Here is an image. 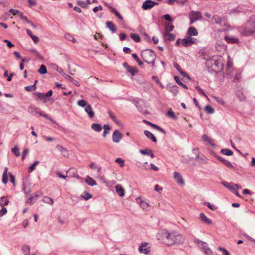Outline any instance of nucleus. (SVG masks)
Returning <instances> with one entry per match:
<instances>
[{
  "mask_svg": "<svg viewBox=\"0 0 255 255\" xmlns=\"http://www.w3.org/2000/svg\"><path fill=\"white\" fill-rule=\"evenodd\" d=\"M183 237L180 234L172 232L170 233L165 232L162 235L163 244L167 246H173L176 244H180L184 242Z\"/></svg>",
  "mask_w": 255,
  "mask_h": 255,
  "instance_id": "nucleus-1",
  "label": "nucleus"
},
{
  "mask_svg": "<svg viewBox=\"0 0 255 255\" xmlns=\"http://www.w3.org/2000/svg\"><path fill=\"white\" fill-rule=\"evenodd\" d=\"M239 31L241 34L245 36L252 35L255 33V15L250 17L244 25L240 27Z\"/></svg>",
  "mask_w": 255,
  "mask_h": 255,
  "instance_id": "nucleus-2",
  "label": "nucleus"
},
{
  "mask_svg": "<svg viewBox=\"0 0 255 255\" xmlns=\"http://www.w3.org/2000/svg\"><path fill=\"white\" fill-rule=\"evenodd\" d=\"M206 64L208 67H211V69L216 72H220L223 69V59L221 56L207 60Z\"/></svg>",
  "mask_w": 255,
  "mask_h": 255,
  "instance_id": "nucleus-3",
  "label": "nucleus"
},
{
  "mask_svg": "<svg viewBox=\"0 0 255 255\" xmlns=\"http://www.w3.org/2000/svg\"><path fill=\"white\" fill-rule=\"evenodd\" d=\"M141 56L145 62L151 64L152 67H154L155 54L152 50H146L142 51Z\"/></svg>",
  "mask_w": 255,
  "mask_h": 255,
  "instance_id": "nucleus-4",
  "label": "nucleus"
},
{
  "mask_svg": "<svg viewBox=\"0 0 255 255\" xmlns=\"http://www.w3.org/2000/svg\"><path fill=\"white\" fill-rule=\"evenodd\" d=\"M211 21L212 23L219 24L221 27H227L228 26L227 18L225 16L215 15L212 17Z\"/></svg>",
  "mask_w": 255,
  "mask_h": 255,
  "instance_id": "nucleus-5",
  "label": "nucleus"
},
{
  "mask_svg": "<svg viewBox=\"0 0 255 255\" xmlns=\"http://www.w3.org/2000/svg\"><path fill=\"white\" fill-rule=\"evenodd\" d=\"M195 40L196 39L190 36H187L183 39H178L176 41V45L178 46L182 45L184 47H188L195 43Z\"/></svg>",
  "mask_w": 255,
  "mask_h": 255,
  "instance_id": "nucleus-6",
  "label": "nucleus"
},
{
  "mask_svg": "<svg viewBox=\"0 0 255 255\" xmlns=\"http://www.w3.org/2000/svg\"><path fill=\"white\" fill-rule=\"evenodd\" d=\"M189 17L190 20V24H192L195 21L201 19L202 14L200 11H191L189 14Z\"/></svg>",
  "mask_w": 255,
  "mask_h": 255,
  "instance_id": "nucleus-7",
  "label": "nucleus"
},
{
  "mask_svg": "<svg viewBox=\"0 0 255 255\" xmlns=\"http://www.w3.org/2000/svg\"><path fill=\"white\" fill-rule=\"evenodd\" d=\"M89 167L91 169L93 170H97V177L99 178L100 179H102V169L101 167L97 165L95 162H91L90 165Z\"/></svg>",
  "mask_w": 255,
  "mask_h": 255,
  "instance_id": "nucleus-8",
  "label": "nucleus"
},
{
  "mask_svg": "<svg viewBox=\"0 0 255 255\" xmlns=\"http://www.w3.org/2000/svg\"><path fill=\"white\" fill-rule=\"evenodd\" d=\"M123 134L120 132L119 130H115L112 135V139L113 142L118 143L122 139Z\"/></svg>",
  "mask_w": 255,
  "mask_h": 255,
  "instance_id": "nucleus-9",
  "label": "nucleus"
},
{
  "mask_svg": "<svg viewBox=\"0 0 255 255\" xmlns=\"http://www.w3.org/2000/svg\"><path fill=\"white\" fill-rule=\"evenodd\" d=\"M123 66L126 69L128 72L131 73V74L133 76L135 75L138 72V70L136 67H131L129 66L127 63H124L123 64Z\"/></svg>",
  "mask_w": 255,
  "mask_h": 255,
  "instance_id": "nucleus-10",
  "label": "nucleus"
},
{
  "mask_svg": "<svg viewBox=\"0 0 255 255\" xmlns=\"http://www.w3.org/2000/svg\"><path fill=\"white\" fill-rule=\"evenodd\" d=\"M158 3L156 2H154L151 0H146L145 2H143L142 5V7L144 10H147L148 9H150L153 7L154 5L157 4Z\"/></svg>",
  "mask_w": 255,
  "mask_h": 255,
  "instance_id": "nucleus-11",
  "label": "nucleus"
},
{
  "mask_svg": "<svg viewBox=\"0 0 255 255\" xmlns=\"http://www.w3.org/2000/svg\"><path fill=\"white\" fill-rule=\"evenodd\" d=\"M173 177L178 184L183 185L184 183V180L182 175L177 172H174L173 173Z\"/></svg>",
  "mask_w": 255,
  "mask_h": 255,
  "instance_id": "nucleus-12",
  "label": "nucleus"
},
{
  "mask_svg": "<svg viewBox=\"0 0 255 255\" xmlns=\"http://www.w3.org/2000/svg\"><path fill=\"white\" fill-rule=\"evenodd\" d=\"M227 69L226 71V74L229 76V78L232 79L233 77V74H234V70L233 68L230 64V63L229 62L227 64Z\"/></svg>",
  "mask_w": 255,
  "mask_h": 255,
  "instance_id": "nucleus-13",
  "label": "nucleus"
},
{
  "mask_svg": "<svg viewBox=\"0 0 255 255\" xmlns=\"http://www.w3.org/2000/svg\"><path fill=\"white\" fill-rule=\"evenodd\" d=\"M29 111L34 115H37V114H38L40 116H43L46 118H48V116L47 115L39 113L40 110L38 108L30 107L29 108Z\"/></svg>",
  "mask_w": 255,
  "mask_h": 255,
  "instance_id": "nucleus-14",
  "label": "nucleus"
},
{
  "mask_svg": "<svg viewBox=\"0 0 255 255\" xmlns=\"http://www.w3.org/2000/svg\"><path fill=\"white\" fill-rule=\"evenodd\" d=\"M85 112L88 114V117L90 119L94 118L95 112H94L92 106L90 105H88L85 108Z\"/></svg>",
  "mask_w": 255,
  "mask_h": 255,
  "instance_id": "nucleus-15",
  "label": "nucleus"
},
{
  "mask_svg": "<svg viewBox=\"0 0 255 255\" xmlns=\"http://www.w3.org/2000/svg\"><path fill=\"white\" fill-rule=\"evenodd\" d=\"M147 243H142L139 248V251L140 253H144L145 254H148L150 252V249L149 247H147Z\"/></svg>",
  "mask_w": 255,
  "mask_h": 255,
  "instance_id": "nucleus-16",
  "label": "nucleus"
},
{
  "mask_svg": "<svg viewBox=\"0 0 255 255\" xmlns=\"http://www.w3.org/2000/svg\"><path fill=\"white\" fill-rule=\"evenodd\" d=\"M200 218L202 222L206 224L211 225L212 223V221L203 213H200Z\"/></svg>",
  "mask_w": 255,
  "mask_h": 255,
  "instance_id": "nucleus-17",
  "label": "nucleus"
},
{
  "mask_svg": "<svg viewBox=\"0 0 255 255\" xmlns=\"http://www.w3.org/2000/svg\"><path fill=\"white\" fill-rule=\"evenodd\" d=\"M116 189L117 193L121 197H123L125 195V191L124 188L120 184H118L116 186Z\"/></svg>",
  "mask_w": 255,
  "mask_h": 255,
  "instance_id": "nucleus-18",
  "label": "nucleus"
},
{
  "mask_svg": "<svg viewBox=\"0 0 255 255\" xmlns=\"http://www.w3.org/2000/svg\"><path fill=\"white\" fill-rule=\"evenodd\" d=\"M225 39L228 43H238L239 42L238 38L230 36H226Z\"/></svg>",
  "mask_w": 255,
  "mask_h": 255,
  "instance_id": "nucleus-19",
  "label": "nucleus"
},
{
  "mask_svg": "<svg viewBox=\"0 0 255 255\" xmlns=\"http://www.w3.org/2000/svg\"><path fill=\"white\" fill-rule=\"evenodd\" d=\"M187 33L188 36L190 37L192 36H197L198 34L197 29L194 27H190L188 30Z\"/></svg>",
  "mask_w": 255,
  "mask_h": 255,
  "instance_id": "nucleus-20",
  "label": "nucleus"
},
{
  "mask_svg": "<svg viewBox=\"0 0 255 255\" xmlns=\"http://www.w3.org/2000/svg\"><path fill=\"white\" fill-rule=\"evenodd\" d=\"M175 36L174 34L165 32L164 34V38L165 40H168L169 41H174L175 40Z\"/></svg>",
  "mask_w": 255,
  "mask_h": 255,
  "instance_id": "nucleus-21",
  "label": "nucleus"
},
{
  "mask_svg": "<svg viewBox=\"0 0 255 255\" xmlns=\"http://www.w3.org/2000/svg\"><path fill=\"white\" fill-rule=\"evenodd\" d=\"M223 184L225 186L227 187V188H229L230 189H231L232 190H236L240 188L238 184H232L231 185V184H229L228 183L226 182H224Z\"/></svg>",
  "mask_w": 255,
  "mask_h": 255,
  "instance_id": "nucleus-22",
  "label": "nucleus"
},
{
  "mask_svg": "<svg viewBox=\"0 0 255 255\" xmlns=\"http://www.w3.org/2000/svg\"><path fill=\"white\" fill-rule=\"evenodd\" d=\"M144 133L148 138L150 139L152 141H153L154 142H156V138L151 132L148 130H145L144 131Z\"/></svg>",
  "mask_w": 255,
  "mask_h": 255,
  "instance_id": "nucleus-23",
  "label": "nucleus"
},
{
  "mask_svg": "<svg viewBox=\"0 0 255 255\" xmlns=\"http://www.w3.org/2000/svg\"><path fill=\"white\" fill-rule=\"evenodd\" d=\"M9 201L8 200L7 196H2L0 199V206L3 207L4 206H6L8 204Z\"/></svg>",
  "mask_w": 255,
  "mask_h": 255,
  "instance_id": "nucleus-24",
  "label": "nucleus"
},
{
  "mask_svg": "<svg viewBox=\"0 0 255 255\" xmlns=\"http://www.w3.org/2000/svg\"><path fill=\"white\" fill-rule=\"evenodd\" d=\"M42 194V192L41 191H38L37 192H36V193H35L34 194V196H31L30 197L29 199H28V201H30V202H34L35 201H36L37 198L40 197Z\"/></svg>",
  "mask_w": 255,
  "mask_h": 255,
  "instance_id": "nucleus-25",
  "label": "nucleus"
},
{
  "mask_svg": "<svg viewBox=\"0 0 255 255\" xmlns=\"http://www.w3.org/2000/svg\"><path fill=\"white\" fill-rule=\"evenodd\" d=\"M107 26L113 32H115L117 28L114 24L111 21H107L106 22Z\"/></svg>",
  "mask_w": 255,
  "mask_h": 255,
  "instance_id": "nucleus-26",
  "label": "nucleus"
},
{
  "mask_svg": "<svg viewBox=\"0 0 255 255\" xmlns=\"http://www.w3.org/2000/svg\"><path fill=\"white\" fill-rule=\"evenodd\" d=\"M174 67L180 73V74L184 77L188 76L186 72L182 71L180 66L176 63H174Z\"/></svg>",
  "mask_w": 255,
  "mask_h": 255,
  "instance_id": "nucleus-27",
  "label": "nucleus"
},
{
  "mask_svg": "<svg viewBox=\"0 0 255 255\" xmlns=\"http://www.w3.org/2000/svg\"><path fill=\"white\" fill-rule=\"evenodd\" d=\"M202 139L205 141H206V142H208L209 144H210L211 145H214V144L213 143V141L214 140L211 139L210 137H209L206 134H204L203 136H202Z\"/></svg>",
  "mask_w": 255,
  "mask_h": 255,
  "instance_id": "nucleus-28",
  "label": "nucleus"
},
{
  "mask_svg": "<svg viewBox=\"0 0 255 255\" xmlns=\"http://www.w3.org/2000/svg\"><path fill=\"white\" fill-rule=\"evenodd\" d=\"M92 128L96 131H100L102 129V126L98 124H93L91 125Z\"/></svg>",
  "mask_w": 255,
  "mask_h": 255,
  "instance_id": "nucleus-29",
  "label": "nucleus"
},
{
  "mask_svg": "<svg viewBox=\"0 0 255 255\" xmlns=\"http://www.w3.org/2000/svg\"><path fill=\"white\" fill-rule=\"evenodd\" d=\"M86 182L90 186L97 185L96 181L91 177L88 176L86 179Z\"/></svg>",
  "mask_w": 255,
  "mask_h": 255,
  "instance_id": "nucleus-30",
  "label": "nucleus"
},
{
  "mask_svg": "<svg viewBox=\"0 0 255 255\" xmlns=\"http://www.w3.org/2000/svg\"><path fill=\"white\" fill-rule=\"evenodd\" d=\"M35 94L38 98L43 100L44 103H46L47 101V100L45 97V95L43 93L37 92Z\"/></svg>",
  "mask_w": 255,
  "mask_h": 255,
  "instance_id": "nucleus-31",
  "label": "nucleus"
},
{
  "mask_svg": "<svg viewBox=\"0 0 255 255\" xmlns=\"http://www.w3.org/2000/svg\"><path fill=\"white\" fill-rule=\"evenodd\" d=\"M221 153L226 155H232L233 154V152L228 148L222 149L221 151Z\"/></svg>",
  "mask_w": 255,
  "mask_h": 255,
  "instance_id": "nucleus-32",
  "label": "nucleus"
},
{
  "mask_svg": "<svg viewBox=\"0 0 255 255\" xmlns=\"http://www.w3.org/2000/svg\"><path fill=\"white\" fill-rule=\"evenodd\" d=\"M43 202L50 205H53L54 203V201L52 199L46 196L44 197Z\"/></svg>",
  "mask_w": 255,
  "mask_h": 255,
  "instance_id": "nucleus-33",
  "label": "nucleus"
},
{
  "mask_svg": "<svg viewBox=\"0 0 255 255\" xmlns=\"http://www.w3.org/2000/svg\"><path fill=\"white\" fill-rule=\"evenodd\" d=\"M205 111L207 113L210 114H213L214 112V109L209 105H207L205 107Z\"/></svg>",
  "mask_w": 255,
  "mask_h": 255,
  "instance_id": "nucleus-34",
  "label": "nucleus"
},
{
  "mask_svg": "<svg viewBox=\"0 0 255 255\" xmlns=\"http://www.w3.org/2000/svg\"><path fill=\"white\" fill-rule=\"evenodd\" d=\"M22 250L23 252L25 254V255H28L29 254L30 252V247L28 246L24 245L22 247Z\"/></svg>",
  "mask_w": 255,
  "mask_h": 255,
  "instance_id": "nucleus-35",
  "label": "nucleus"
},
{
  "mask_svg": "<svg viewBox=\"0 0 255 255\" xmlns=\"http://www.w3.org/2000/svg\"><path fill=\"white\" fill-rule=\"evenodd\" d=\"M130 37L134 41L136 42L140 41V38L138 34L135 33H131Z\"/></svg>",
  "mask_w": 255,
  "mask_h": 255,
  "instance_id": "nucleus-36",
  "label": "nucleus"
},
{
  "mask_svg": "<svg viewBox=\"0 0 255 255\" xmlns=\"http://www.w3.org/2000/svg\"><path fill=\"white\" fill-rule=\"evenodd\" d=\"M39 163V162L38 161H35L34 163L28 168V172L30 173L32 172L35 169L36 166L38 165Z\"/></svg>",
  "mask_w": 255,
  "mask_h": 255,
  "instance_id": "nucleus-37",
  "label": "nucleus"
},
{
  "mask_svg": "<svg viewBox=\"0 0 255 255\" xmlns=\"http://www.w3.org/2000/svg\"><path fill=\"white\" fill-rule=\"evenodd\" d=\"M11 151L16 156H19L20 155L19 149L16 146L11 148Z\"/></svg>",
  "mask_w": 255,
  "mask_h": 255,
  "instance_id": "nucleus-38",
  "label": "nucleus"
},
{
  "mask_svg": "<svg viewBox=\"0 0 255 255\" xmlns=\"http://www.w3.org/2000/svg\"><path fill=\"white\" fill-rule=\"evenodd\" d=\"M140 205L141 207L144 210H148L149 209V206L148 204L144 201H141Z\"/></svg>",
  "mask_w": 255,
  "mask_h": 255,
  "instance_id": "nucleus-39",
  "label": "nucleus"
},
{
  "mask_svg": "<svg viewBox=\"0 0 255 255\" xmlns=\"http://www.w3.org/2000/svg\"><path fill=\"white\" fill-rule=\"evenodd\" d=\"M132 57L135 59V60L138 63V65L141 66L143 65V62L140 60L138 57L135 53H133L132 54Z\"/></svg>",
  "mask_w": 255,
  "mask_h": 255,
  "instance_id": "nucleus-40",
  "label": "nucleus"
},
{
  "mask_svg": "<svg viewBox=\"0 0 255 255\" xmlns=\"http://www.w3.org/2000/svg\"><path fill=\"white\" fill-rule=\"evenodd\" d=\"M174 79L175 80L176 82H177V83L180 85L182 87H183V88L185 89H188V87L187 86L183 84L182 82H181L179 80V78L177 77V76H175L174 77Z\"/></svg>",
  "mask_w": 255,
  "mask_h": 255,
  "instance_id": "nucleus-41",
  "label": "nucleus"
},
{
  "mask_svg": "<svg viewBox=\"0 0 255 255\" xmlns=\"http://www.w3.org/2000/svg\"><path fill=\"white\" fill-rule=\"evenodd\" d=\"M38 72L41 74H44L47 73V69L45 65H41L39 69L38 70Z\"/></svg>",
  "mask_w": 255,
  "mask_h": 255,
  "instance_id": "nucleus-42",
  "label": "nucleus"
},
{
  "mask_svg": "<svg viewBox=\"0 0 255 255\" xmlns=\"http://www.w3.org/2000/svg\"><path fill=\"white\" fill-rule=\"evenodd\" d=\"M77 104L81 107H86L88 105L87 104V102L84 100H79L77 102Z\"/></svg>",
  "mask_w": 255,
  "mask_h": 255,
  "instance_id": "nucleus-43",
  "label": "nucleus"
},
{
  "mask_svg": "<svg viewBox=\"0 0 255 255\" xmlns=\"http://www.w3.org/2000/svg\"><path fill=\"white\" fill-rule=\"evenodd\" d=\"M115 162L119 164L120 167H123L125 166V160L121 158H118L116 159Z\"/></svg>",
  "mask_w": 255,
  "mask_h": 255,
  "instance_id": "nucleus-44",
  "label": "nucleus"
},
{
  "mask_svg": "<svg viewBox=\"0 0 255 255\" xmlns=\"http://www.w3.org/2000/svg\"><path fill=\"white\" fill-rule=\"evenodd\" d=\"M144 122L145 123L147 124V125L152 127L153 128H156V129H158L159 130H161V131L162 130V129L160 127H159L158 126H157L156 125H154L153 124H152V123H151L149 122H148L147 121L144 120Z\"/></svg>",
  "mask_w": 255,
  "mask_h": 255,
  "instance_id": "nucleus-45",
  "label": "nucleus"
},
{
  "mask_svg": "<svg viewBox=\"0 0 255 255\" xmlns=\"http://www.w3.org/2000/svg\"><path fill=\"white\" fill-rule=\"evenodd\" d=\"M215 101L218 102L219 104L224 106L225 104V101L223 100V99L221 98H220L219 97H214Z\"/></svg>",
  "mask_w": 255,
  "mask_h": 255,
  "instance_id": "nucleus-46",
  "label": "nucleus"
},
{
  "mask_svg": "<svg viewBox=\"0 0 255 255\" xmlns=\"http://www.w3.org/2000/svg\"><path fill=\"white\" fill-rule=\"evenodd\" d=\"M174 26L173 25H169V24H166L165 25V32H169L172 31L173 30Z\"/></svg>",
  "mask_w": 255,
  "mask_h": 255,
  "instance_id": "nucleus-47",
  "label": "nucleus"
},
{
  "mask_svg": "<svg viewBox=\"0 0 255 255\" xmlns=\"http://www.w3.org/2000/svg\"><path fill=\"white\" fill-rule=\"evenodd\" d=\"M109 116H110V117L117 124H119V122L118 120H117V119H116L115 116L114 115V114L111 112H109Z\"/></svg>",
  "mask_w": 255,
  "mask_h": 255,
  "instance_id": "nucleus-48",
  "label": "nucleus"
},
{
  "mask_svg": "<svg viewBox=\"0 0 255 255\" xmlns=\"http://www.w3.org/2000/svg\"><path fill=\"white\" fill-rule=\"evenodd\" d=\"M204 204L207 206L209 209L212 210H215L217 209V207L215 206V205L210 204L209 202H205Z\"/></svg>",
  "mask_w": 255,
  "mask_h": 255,
  "instance_id": "nucleus-49",
  "label": "nucleus"
},
{
  "mask_svg": "<svg viewBox=\"0 0 255 255\" xmlns=\"http://www.w3.org/2000/svg\"><path fill=\"white\" fill-rule=\"evenodd\" d=\"M36 87L35 86V85H33L30 86H26L25 87V90L28 92H30V91L35 90H36Z\"/></svg>",
  "mask_w": 255,
  "mask_h": 255,
  "instance_id": "nucleus-50",
  "label": "nucleus"
},
{
  "mask_svg": "<svg viewBox=\"0 0 255 255\" xmlns=\"http://www.w3.org/2000/svg\"><path fill=\"white\" fill-rule=\"evenodd\" d=\"M57 148L60 150L62 152H63L64 154V155L66 156V154H67V150L65 148L63 147L62 146L60 145H57Z\"/></svg>",
  "mask_w": 255,
  "mask_h": 255,
  "instance_id": "nucleus-51",
  "label": "nucleus"
},
{
  "mask_svg": "<svg viewBox=\"0 0 255 255\" xmlns=\"http://www.w3.org/2000/svg\"><path fill=\"white\" fill-rule=\"evenodd\" d=\"M139 152L143 155H149L151 153V150L150 149H140Z\"/></svg>",
  "mask_w": 255,
  "mask_h": 255,
  "instance_id": "nucleus-52",
  "label": "nucleus"
},
{
  "mask_svg": "<svg viewBox=\"0 0 255 255\" xmlns=\"http://www.w3.org/2000/svg\"><path fill=\"white\" fill-rule=\"evenodd\" d=\"M67 78L70 81H71L74 84L76 85V86H80V84H79L78 82L76 80H74L70 76L67 75Z\"/></svg>",
  "mask_w": 255,
  "mask_h": 255,
  "instance_id": "nucleus-53",
  "label": "nucleus"
},
{
  "mask_svg": "<svg viewBox=\"0 0 255 255\" xmlns=\"http://www.w3.org/2000/svg\"><path fill=\"white\" fill-rule=\"evenodd\" d=\"M196 89L199 94H202L205 97L207 98V95L203 92V91L198 86L196 87Z\"/></svg>",
  "mask_w": 255,
  "mask_h": 255,
  "instance_id": "nucleus-54",
  "label": "nucleus"
},
{
  "mask_svg": "<svg viewBox=\"0 0 255 255\" xmlns=\"http://www.w3.org/2000/svg\"><path fill=\"white\" fill-rule=\"evenodd\" d=\"M218 250L223 252V255H230L229 252L227 250H226L225 249H224L223 248L219 247L218 248Z\"/></svg>",
  "mask_w": 255,
  "mask_h": 255,
  "instance_id": "nucleus-55",
  "label": "nucleus"
},
{
  "mask_svg": "<svg viewBox=\"0 0 255 255\" xmlns=\"http://www.w3.org/2000/svg\"><path fill=\"white\" fill-rule=\"evenodd\" d=\"M18 15L19 16L20 18L22 20H24V21H25L26 22H27L29 20L27 19V17L26 16H25L23 15V13L21 12H19V14H18Z\"/></svg>",
  "mask_w": 255,
  "mask_h": 255,
  "instance_id": "nucleus-56",
  "label": "nucleus"
},
{
  "mask_svg": "<svg viewBox=\"0 0 255 255\" xmlns=\"http://www.w3.org/2000/svg\"><path fill=\"white\" fill-rule=\"evenodd\" d=\"M167 116L169 117L172 118L173 119H176V117L175 116L174 113L172 111H169L167 112Z\"/></svg>",
  "mask_w": 255,
  "mask_h": 255,
  "instance_id": "nucleus-57",
  "label": "nucleus"
},
{
  "mask_svg": "<svg viewBox=\"0 0 255 255\" xmlns=\"http://www.w3.org/2000/svg\"><path fill=\"white\" fill-rule=\"evenodd\" d=\"M28 152H29V150L28 149L26 148L24 150V151H23L22 157H21V159L22 160H23L25 159V156L28 154Z\"/></svg>",
  "mask_w": 255,
  "mask_h": 255,
  "instance_id": "nucleus-58",
  "label": "nucleus"
},
{
  "mask_svg": "<svg viewBox=\"0 0 255 255\" xmlns=\"http://www.w3.org/2000/svg\"><path fill=\"white\" fill-rule=\"evenodd\" d=\"M227 167L230 168L234 169V166L228 160H226L224 163Z\"/></svg>",
  "mask_w": 255,
  "mask_h": 255,
  "instance_id": "nucleus-59",
  "label": "nucleus"
},
{
  "mask_svg": "<svg viewBox=\"0 0 255 255\" xmlns=\"http://www.w3.org/2000/svg\"><path fill=\"white\" fill-rule=\"evenodd\" d=\"M77 4L79 5L81 7H83V8L86 7L87 4H86V3H85L84 1L79 0L77 1Z\"/></svg>",
  "mask_w": 255,
  "mask_h": 255,
  "instance_id": "nucleus-60",
  "label": "nucleus"
},
{
  "mask_svg": "<svg viewBox=\"0 0 255 255\" xmlns=\"http://www.w3.org/2000/svg\"><path fill=\"white\" fill-rule=\"evenodd\" d=\"M9 12H11L13 15H18L20 11L17 9H10Z\"/></svg>",
  "mask_w": 255,
  "mask_h": 255,
  "instance_id": "nucleus-61",
  "label": "nucleus"
},
{
  "mask_svg": "<svg viewBox=\"0 0 255 255\" xmlns=\"http://www.w3.org/2000/svg\"><path fill=\"white\" fill-rule=\"evenodd\" d=\"M204 252L207 255H211L212 254V251L209 248H205Z\"/></svg>",
  "mask_w": 255,
  "mask_h": 255,
  "instance_id": "nucleus-62",
  "label": "nucleus"
},
{
  "mask_svg": "<svg viewBox=\"0 0 255 255\" xmlns=\"http://www.w3.org/2000/svg\"><path fill=\"white\" fill-rule=\"evenodd\" d=\"M4 42L7 44V46L9 48H11L14 46V45L8 40H4Z\"/></svg>",
  "mask_w": 255,
  "mask_h": 255,
  "instance_id": "nucleus-63",
  "label": "nucleus"
},
{
  "mask_svg": "<svg viewBox=\"0 0 255 255\" xmlns=\"http://www.w3.org/2000/svg\"><path fill=\"white\" fill-rule=\"evenodd\" d=\"M82 197L85 200H88L92 197L91 195L89 193H85L84 195H82Z\"/></svg>",
  "mask_w": 255,
  "mask_h": 255,
  "instance_id": "nucleus-64",
  "label": "nucleus"
}]
</instances>
